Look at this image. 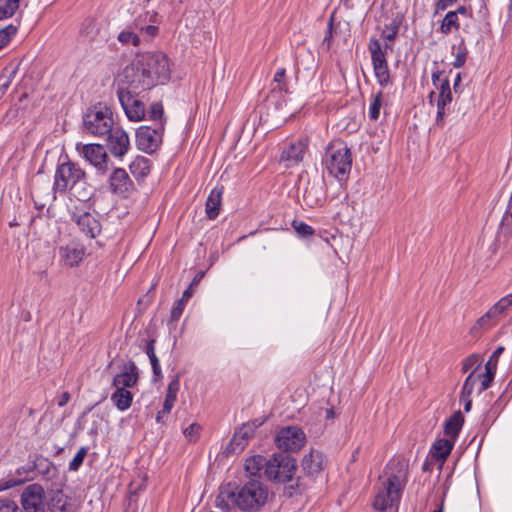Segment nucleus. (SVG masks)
<instances>
[{
    "mask_svg": "<svg viewBox=\"0 0 512 512\" xmlns=\"http://www.w3.org/2000/svg\"><path fill=\"white\" fill-rule=\"evenodd\" d=\"M180 389V380L178 376H175L168 384L166 394H165V400L163 403V413L164 412H171L172 408L175 405V402L177 400V394Z\"/></svg>",
    "mask_w": 512,
    "mask_h": 512,
    "instance_id": "24",
    "label": "nucleus"
},
{
    "mask_svg": "<svg viewBox=\"0 0 512 512\" xmlns=\"http://www.w3.org/2000/svg\"><path fill=\"white\" fill-rule=\"evenodd\" d=\"M132 175L137 178H145L151 169V161L144 156H137L129 166Z\"/></svg>",
    "mask_w": 512,
    "mask_h": 512,
    "instance_id": "25",
    "label": "nucleus"
},
{
    "mask_svg": "<svg viewBox=\"0 0 512 512\" xmlns=\"http://www.w3.org/2000/svg\"><path fill=\"white\" fill-rule=\"evenodd\" d=\"M453 440L449 438H443L437 440L431 449V455L433 458H435L440 463H443L447 456L450 454L453 446H454Z\"/></svg>",
    "mask_w": 512,
    "mask_h": 512,
    "instance_id": "23",
    "label": "nucleus"
},
{
    "mask_svg": "<svg viewBox=\"0 0 512 512\" xmlns=\"http://www.w3.org/2000/svg\"><path fill=\"white\" fill-rule=\"evenodd\" d=\"M308 149L307 137H300L290 144V163H299L303 160Z\"/></svg>",
    "mask_w": 512,
    "mask_h": 512,
    "instance_id": "27",
    "label": "nucleus"
},
{
    "mask_svg": "<svg viewBox=\"0 0 512 512\" xmlns=\"http://www.w3.org/2000/svg\"><path fill=\"white\" fill-rule=\"evenodd\" d=\"M247 445V440L237 437V434L234 433L232 439L226 446L225 452L227 454H237L242 452Z\"/></svg>",
    "mask_w": 512,
    "mask_h": 512,
    "instance_id": "41",
    "label": "nucleus"
},
{
    "mask_svg": "<svg viewBox=\"0 0 512 512\" xmlns=\"http://www.w3.org/2000/svg\"><path fill=\"white\" fill-rule=\"evenodd\" d=\"M323 165L331 176L345 181L352 167V154L347 144L341 140L332 141L326 148Z\"/></svg>",
    "mask_w": 512,
    "mask_h": 512,
    "instance_id": "4",
    "label": "nucleus"
},
{
    "mask_svg": "<svg viewBox=\"0 0 512 512\" xmlns=\"http://www.w3.org/2000/svg\"><path fill=\"white\" fill-rule=\"evenodd\" d=\"M491 367H492L491 363H486L485 364V373L476 375L478 377V380L481 381L480 386H479V393H482L483 391L487 390L490 387V385L494 379L496 371L492 370Z\"/></svg>",
    "mask_w": 512,
    "mask_h": 512,
    "instance_id": "38",
    "label": "nucleus"
},
{
    "mask_svg": "<svg viewBox=\"0 0 512 512\" xmlns=\"http://www.w3.org/2000/svg\"><path fill=\"white\" fill-rule=\"evenodd\" d=\"M139 380V370L134 361L124 364L121 373L116 374L112 381L114 388L127 389L134 387Z\"/></svg>",
    "mask_w": 512,
    "mask_h": 512,
    "instance_id": "15",
    "label": "nucleus"
},
{
    "mask_svg": "<svg viewBox=\"0 0 512 512\" xmlns=\"http://www.w3.org/2000/svg\"><path fill=\"white\" fill-rule=\"evenodd\" d=\"M223 187H215L210 192L205 205L206 215L210 220L217 218L222 203Z\"/></svg>",
    "mask_w": 512,
    "mask_h": 512,
    "instance_id": "20",
    "label": "nucleus"
},
{
    "mask_svg": "<svg viewBox=\"0 0 512 512\" xmlns=\"http://www.w3.org/2000/svg\"><path fill=\"white\" fill-rule=\"evenodd\" d=\"M77 151L83 158L95 167L99 175H105L108 171L109 158L104 149L100 144H77Z\"/></svg>",
    "mask_w": 512,
    "mask_h": 512,
    "instance_id": "11",
    "label": "nucleus"
},
{
    "mask_svg": "<svg viewBox=\"0 0 512 512\" xmlns=\"http://www.w3.org/2000/svg\"><path fill=\"white\" fill-rule=\"evenodd\" d=\"M267 466V459L261 455H254L246 459L245 470L251 476H256L261 470H265Z\"/></svg>",
    "mask_w": 512,
    "mask_h": 512,
    "instance_id": "30",
    "label": "nucleus"
},
{
    "mask_svg": "<svg viewBox=\"0 0 512 512\" xmlns=\"http://www.w3.org/2000/svg\"><path fill=\"white\" fill-rule=\"evenodd\" d=\"M32 472V469L29 468L27 471H24L25 473V476L23 477H20V478H10L6 481H3L0 483V490H7V489H10V488H13L15 486H18L20 484H22L24 481L26 480H29L30 479V476H29V473Z\"/></svg>",
    "mask_w": 512,
    "mask_h": 512,
    "instance_id": "50",
    "label": "nucleus"
},
{
    "mask_svg": "<svg viewBox=\"0 0 512 512\" xmlns=\"http://www.w3.org/2000/svg\"><path fill=\"white\" fill-rule=\"evenodd\" d=\"M109 186L112 193L128 198L134 190V184L128 173L122 168H115L109 177Z\"/></svg>",
    "mask_w": 512,
    "mask_h": 512,
    "instance_id": "14",
    "label": "nucleus"
},
{
    "mask_svg": "<svg viewBox=\"0 0 512 512\" xmlns=\"http://www.w3.org/2000/svg\"><path fill=\"white\" fill-rule=\"evenodd\" d=\"M0 512H21L17 503L9 498L0 499Z\"/></svg>",
    "mask_w": 512,
    "mask_h": 512,
    "instance_id": "56",
    "label": "nucleus"
},
{
    "mask_svg": "<svg viewBox=\"0 0 512 512\" xmlns=\"http://www.w3.org/2000/svg\"><path fill=\"white\" fill-rule=\"evenodd\" d=\"M268 490L259 480L252 479L239 487L236 482L224 483L219 487L215 505L222 511L239 508L244 512H254L265 505Z\"/></svg>",
    "mask_w": 512,
    "mask_h": 512,
    "instance_id": "1",
    "label": "nucleus"
},
{
    "mask_svg": "<svg viewBox=\"0 0 512 512\" xmlns=\"http://www.w3.org/2000/svg\"><path fill=\"white\" fill-rule=\"evenodd\" d=\"M503 351H504V347L503 346H498L494 350L492 355L490 356V359L487 361V363H491L492 364V367H491L492 370L496 371L498 359L501 356V354L503 353Z\"/></svg>",
    "mask_w": 512,
    "mask_h": 512,
    "instance_id": "61",
    "label": "nucleus"
},
{
    "mask_svg": "<svg viewBox=\"0 0 512 512\" xmlns=\"http://www.w3.org/2000/svg\"><path fill=\"white\" fill-rule=\"evenodd\" d=\"M134 26L141 32H145L149 37H154L158 33V27L153 24H148L142 21V15H139L134 20Z\"/></svg>",
    "mask_w": 512,
    "mask_h": 512,
    "instance_id": "46",
    "label": "nucleus"
},
{
    "mask_svg": "<svg viewBox=\"0 0 512 512\" xmlns=\"http://www.w3.org/2000/svg\"><path fill=\"white\" fill-rule=\"evenodd\" d=\"M247 445V440L237 437V434L234 433L232 439L226 446L225 452L227 454H237L242 452Z\"/></svg>",
    "mask_w": 512,
    "mask_h": 512,
    "instance_id": "40",
    "label": "nucleus"
},
{
    "mask_svg": "<svg viewBox=\"0 0 512 512\" xmlns=\"http://www.w3.org/2000/svg\"><path fill=\"white\" fill-rule=\"evenodd\" d=\"M108 151L117 158H122L130 148L128 134L121 127H113L106 135Z\"/></svg>",
    "mask_w": 512,
    "mask_h": 512,
    "instance_id": "13",
    "label": "nucleus"
},
{
    "mask_svg": "<svg viewBox=\"0 0 512 512\" xmlns=\"http://www.w3.org/2000/svg\"><path fill=\"white\" fill-rule=\"evenodd\" d=\"M164 131L163 123L158 124V126H140L135 135L137 148L147 154L156 152L162 144Z\"/></svg>",
    "mask_w": 512,
    "mask_h": 512,
    "instance_id": "9",
    "label": "nucleus"
},
{
    "mask_svg": "<svg viewBox=\"0 0 512 512\" xmlns=\"http://www.w3.org/2000/svg\"><path fill=\"white\" fill-rule=\"evenodd\" d=\"M368 49L371 54V60L373 65L387 63L388 50H392L393 47L390 44L384 46L376 38L369 40Z\"/></svg>",
    "mask_w": 512,
    "mask_h": 512,
    "instance_id": "19",
    "label": "nucleus"
},
{
    "mask_svg": "<svg viewBox=\"0 0 512 512\" xmlns=\"http://www.w3.org/2000/svg\"><path fill=\"white\" fill-rule=\"evenodd\" d=\"M110 399L119 411H126L131 407L133 394L127 389L115 388Z\"/></svg>",
    "mask_w": 512,
    "mask_h": 512,
    "instance_id": "22",
    "label": "nucleus"
},
{
    "mask_svg": "<svg viewBox=\"0 0 512 512\" xmlns=\"http://www.w3.org/2000/svg\"><path fill=\"white\" fill-rule=\"evenodd\" d=\"M86 185L87 175L84 169L68 156L63 161L60 158L54 174L53 192L61 195L69 192L79 201H86L91 195Z\"/></svg>",
    "mask_w": 512,
    "mask_h": 512,
    "instance_id": "2",
    "label": "nucleus"
},
{
    "mask_svg": "<svg viewBox=\"0 0 512 512\" xmlns=\"http://www.w3.org/2000/svg\"><path fill=\"white\" fill-rule=\"evenodd\" d=\"M306 441V434L300 427L290 426V452L300 450Z\"/></svg>",
    "mask_w": 512,
    "mask_h": 512,
    "instance_id": "31",
    "label": "nucleus"
},
{
    "mask_svg": "<svg viewBox=\"0 0 512 512\" xmlns=\"http://www.w3.org/2000/svg\"><path fill=\"white\" fill-rule=\"evenodd\" d=\"M87 453H88L87 447H80V449L77 451L74 458L69 463V470L77 471L83 464V461H84Z\"/></svg>",
    "mask_w": 512,
    "mask_h": 512,
    "instance_id": "49",
    "label": "nucleus"
},
{
    "mask_svg": "<svg viewBox=\"0 0 512 512\" xmlns=\"http://www.w3.org/2000/svg\"><path fill=\"white\" fill-rule=\"evenodd\" d=\"M301 467L307 475L319 474L325 467V457L320 451L312 449L303 457Z\"/></svg>",
    "mask_w": 512,
    "mask_h": 512,
    "instance_id": "16",
    "label": "nucleus"
},
{
    "mask_svg": "<svg viewBox=\"0 0 512 512\" xmlns=\"http://www.w3.org/2000/svg\"><path fill=\"white\" fill-rule=\"evenodd\" d=\"M142 15V21L150 24H154L157 22L158 14L155 11H146Z\"/></svg>",
    "mask_w": 512,
    "mask_h": 512,
    "instance_id": "64",
    "label": "nucleus"
},
{
    "mask_svg": "<svg viewBox=\"0 0 512 512\" xmlns=\"http://www.w3.org/2000/svg\"><path fill=\"white\" fill-rule=\"evenodd\" d=\"M21 0H0V20L12 18L20 8Z\"/></svg>",
    "mask_w": 512,
    "mask_h": 512,
    "instance_id": "33",
    "label": "nucleus"
},
{
    "mask_svg": "<svg viewBox=\"0 0 512 512\" xmlns=\"http://www.w3.org/2000/svg\"><path fill=\"white\" fill-rule=\"evenodd\" d=\"M21 504L24 512H44V488L37 483L26 486L21 493Z\"/></svg>",
    "mask_w": 512,
    "mask_h": 512,
    "instance_id": "12",
    "label": "nucleus"
},
{
    "mask_svg": "<svg viewBox=\"0 0 512 512\" xmlns=\"http://www.w3.org/2000/svg\"><path fill=\"white\" fill-rule=\"evenodd\" d=\"M294 470H296V460H294V459H292L290 457V476H289V479H290V497L292 496L291 490H294L295 488H297L299 490V492H301V490L303 489L302 487L304 486L303 483H300V478L294 479V477L292 475V472Z\"/></svg>",
    "mask_w": 512,
    "mask_h": 512,
    "instance_id": "53",
    "label": "nucleus"
},
{
    "mask_svg": "<svg viewBox=\"0 0 512 512\" xmlns=\"http://www.w3.org/2000/svg\"><path fill=\"white\" fill-rule=\"evenodd\" d=\"M401 25V18H394L389 24H386L382 30V37L387 41H394Z\"/></svg>",
    "mask_w": 512,
    "mask_h": 512,
    "instance_id": "36",
    "label": "nucleus"
},
{
    "mask_svg": "<svg viewBox=\"0 0 512 512\" xmlns=\"http://www.w3.org/2000/svg\"><path fill=\"white\" fill-rule=\"evenodd\" d=\"M264 422V418L250 420L246 423H243L238 429L235 430L234 433L237 434V437H240L249 442V440L254 436L256 429L262 426Z\"/></svg>",
    "mask_w": 512,
    "mask_h": 512,
    "instance_id": "26",
    "label": "nucleus"
},
{
    "mask_svg": "<svg viewBox=\"0 0 512 512\" xmlns=\"http://www.w3.org/2000/svg\"><path fill=\"white\" fill-rule=\"evenodd\" d=\"M17 33V27L10 24L0 29V50L7 46Z\"/></svg>",
    "mask_w": 512,
    "mask_h": 512,
    "instance_id": "47",
    "label": "nucleus"
},
{
    "mask_svg": "<svg viewBox=\"0 0 512 512\" xmlns=\"http://www.w3.org/2000/svg\"><path fill=\"white\" fill-rule=\"evenodd\" d=\"M477 381H478V377L476 376L475 371H472L468 375V377L466 378V380L463 384L462 391H461V399H468L471 396Z\"/></svg>",
    "mask_w": 512,
    "mask_h": 512,
    "instance_id": "44",
    "label": "nucleus"
},
{
    "mask_svg": "<svg viewBox=\"0 0 512 512\" xmlns=\"http://www.w3.org/2000/svg\"><path fill=\"white\" fill-rule=\"evenodd\" d=\"M510 306H512V293L502 297L497 303H495L490 308V314H495V316L498 317Z\"/></svg>",
    "mask_w": 512,
    "mask_h": 512,
    "instance_id": "43",
    "label": "nucleus"
},
{
    "mask_svg": "<svg viewBox=\"0 0 512 512\" xmlns=\"http://www.w3.org/2000/svg\"><path fill=\"white\" fill-rule=\"evenodd\" d=\"M140 58L147 77L153 82V87L165 84L170 79L171 68L166 54L162 52L146 53Z\"/></svg>",
    "mask_w": 512,
    "mask_h": 512,
    "instance_id": "7",
    "label": "nucleus"
},
{
    "mask_svg": "<svg viewBox=\"0 0 512 512\" xmlns=\"http://www.w3.org/2000/svg\"><path fill=\"white\" fill-rule=\"evenodd\" d=\"M117 39L124 45L132 44L135 47L140 45V38L138 34L130 29L121 31Z\"/></svg>",
    "mask_w": 512,
    "mask_h": 512,
    "instance_id": "45",
    "label": "nucleus"
},
{
    "mask_svg": "<svg viewBox=\"0 0 512 512\" xmlns=\"http://www.w3.org/2000/svg\"><path fill=\"white\" fill-rule=\"evenodd\" d=\"M447 104H441V102L437 101V116H436V124L443 125V119L446 114L445 107Z\"/></svg>",
    "mask_w": 512,
    "mask_h": 512,
    "instance_id": "62",
    "label": "nucleus"
},
{
    "mask_svg": "<svg viewBox=\"0 0 512 512\" xmlns=\"http://www.w3.org/2000/svg\"><path fill=\"white\" fill-rule=\"evenodd\" d=\"M139 93L126 91L124 88H118L117 90L119 102L127 118L134 122L146 119L145 104L137 97Z\"/></svg>",
    "mask_w": 512,
    "mask_h": 512,
    "instance_id": "10",
    "label": "nucleus"
},
{
    "mask_svg": "<svg viewBox=\"0 0 512 512\" xmlns=\"http://www.w3.org/2000/svg\"><path fill=\"white\" fill-rule=\"evenodd\" d=\"M482 359L479 354H471L463 360L462 371L468 372L475 367L476 369L481 365Z\"/></svg>",
    "mask_w": 512,
    "mask_h": 512,
    "instance_id": "51",
    "label": "nucleus"
},
{
    "mask_svg": "<svg viewBox=\"0 0 512 512\" xmlns=\"http://www.w3.org/2000/svg\"><path fill=\"white\" fill-rule=\"evenodd\" d=\"M98 33L96 22L92 19H86L81 28V34L93 39Z\"/></svg>",
    "mask_w": 512,
    "mask_h": 512,
    "instance_id": "52",
    "label": "nucleus"
},
{
    "mask_svg": "<svg viewBox=\"0 0 512 512\" xmlns=\"http://www.w3.org/2000/svg\"><path fill=\"white\" fill-rule=\"evenodd\" d=\"M373 71L378 84L386 87L390 83V72L388 63L373 65Z\"/></svg>",
    "mask_w": 512,
    "mask_h": 512,
    "instance_id": "35",
    "label": "nucleus"
},
{
    "mask_svg": "<svg viewBox=\"0 0 512 512\" xmlns=\"http://www.w3.org/2000/svg\"><path fill=\"white\" fill-rule=\"evenodd\" d=\"M292 226L296 234L301 238L311 237L314 234L313 228L304 222L294 220Z\"/></svg>",
    "mask_w": 512,
    "mask_h": 512,
    "instance_id": "48",
    "label": "nucleus"
},
{
    "mask_svg": "<svg viewBox=\"0 0 512 512\" xmlns=\"http://www.w3.org/2000/svg\"><path fill=\"white\" fill-rule=\"evenodd\" d=\"M76 223L80 230L90 238H95L101 232L99 220L89 212L81 214Z\"/></svg>",
    "mask_w": 512,
    "mask_h": 512,
    "instance_id": "18",
    "label": "nucleus"
},
{
    "mask_svg": "<svg viewBox=\"0 0 512 512\" xmlns=\"http://www.w3.org/2000/svg\"><path fill=\"white\" fill-rule=\"evenodd\" d=\"M17 74V67H6L0 74V96L2 97L10 87Z\"/></svg>",
    "mask_w": 512,
    "mask_h": 512,
    "instance_id": "34",
    "label": "nucleus"
},
{
    "mask_svg": "<svg viewBox=\"0 0 512 512\" xmlns=\"http://www.w3.org/2000/svg\"><path fill=\"white\" fill-rule=\"evenodd\" d=\"M59 254L64 264L69 267L78 266L85 256V248L76 243L60 247Z\"/></svg>",
    "mask_w": 512,
    "mask_h": 512,
    "instance_id": "17",
    "label": "nucleus"
},
{
    "mask_svg": "<svg viewBox=\"0 0 512 512\" xmlns=\"http://www.w3.org/2000/svg\"><path fill=\"white\" fill-rule=\"evenodd\" d=\"M313 190H314V187H311L310 189L305 188L304 193H303L304 201L309 206L318 205L320 203V200L318 198L313 197V195H312Z\"/></svg>",
    "mask_w": 512,
    "mask_h": 512,
    "instance_id": "59",
    "label": "nucleus"
},
{
    "mask_svg": "<svg viewBox=\"0 0 512 512\" xmlns=\"http://www.w3.org/2000/svg\"><path fill=\"white\" fill-rule=\"evenodd\" d=\"M383 105V91H379L373 96L368 109V116L371 120L376 121L380 116V109Z\"/></svg>",
    "mask_w": 512,
    "mask_h": 512,
    "instance_id": "37",
    "label": "nucleus"
},
{
    "mask_svg": "<svg viewBox=\"0 0 512 512\" xmlns=\"http://www.w3.org/2000/svg\"><path fill=\"white\" fill-rule=\"evenodd\" d=\"M510 229H512V195L501 222L502 231L506 232L509 231Z\"/></svg>",
    "mask_w": 512,
    "mask_h": 512,
    "instance_id": "54",
    "label": "nucleus"
},
{
    "mask_svg": "<svg viewBox=\"0 0 512 512\" xmlns=\"http://www.w3.org/2000/svg\"><path fill=\"white\" fill-rule=\"evenodd\" d=\"M201 430V426L197 423H192L187 428L184 429L183 434L188 439L189 442H195Z\"/></svg>",
    "mask_w": 512,
    "mask_h": 512,
    "instance_id": "55",
    "label": "nucleus"
},
{
    "mask_svg": "<svg viewBox=\"0 0 512 512\" xmlns=\"http://www.w3.org/2000/svg\"><path fill=\"white\" fill-rule=\"evenodd\" d=\"M463 423L462 416L460 413H456L452 415L445 423V434L449 437V439L455 441L458 433L461 430Z\"/></svg>",
    "mask_w": 512,
    "mask_h": 512,
    "instance_id": "32",
    "label": "nucleus"
},
{
    "mask_svg": "<svg viewBox=\"0 0 512 512\" xmlns=\"http://www.w3.org/2000/svg\"><path fill=\"white\" fill-rule=\"evenodd\" d=\"M456 0H437L434 5V15L439 14L440 12L446 10L448 7L452 6Z\"/></svg>",
    "mask_w": 512,
    "mask_h": 512,
    "instance_id": "58",
    "label": "nucleus"
},
{
    "mask_svg": "<svg viewBox=\"0 0 512 512\" xmlns=\"http://www.w3.org/2000/svg\"><path fill=\"white\" fill-rule=\"evenodd\" d=\"M275 444L280 452L267 459L264 475L269 481L285 484L288 481V427L280 429Z\"/></svg>",
    "mask_w": 512,
    "mask_h": 512,
    "instance_id": "5",
    "label": "nucleus"
},
{
    "mask_svg": "<svg viewBox=\"0 0 512 512\" xmlns=\"http://www.w3.org/2000/svg\"><path fill=\"white\" fill-rule=\"evenodd\" d=\"M149 360H150V363L152 366L154 376H156V377L161 376L162 371H161L160 362H159V359L157 358V356L156 355L154 357L152 356V358H149Z\"/></svg>",
    "mask_w": 512,
    "mask_h": 512,
    "instance_id": "63",
    "label": "nucleus"
},
{
    "mask_svg": "<svg viewBox=\"0 0 512 512\" xmlns=\"http://www.w3.org/2000/svg\"><path fill=\"white\" fill-rule=\"evenodd\" d=\"M186 304L183 301L177 300L171 309V320L178 321L181 317Z\"/></svg>",
    "mask_w": 512,
    "mask_h": 512,
    "instance_id": "57",
    "label": "nucleus"
},
{
    "mask_svg": "<svg viewBox=\"0 0 512 512\" xmlns=\"http://www.w3.org/2000/svg\"><path fill=\"white\" fill-rule=\"evenodd\" d=\"M407 463L404 459H393L387 466L385 474L387 480L384 482V489L378 492L373 502L377 510H385L399 500L400 491L406 476Z\"/></svg>",
    "mask_w": 512,
    "mask_h": 512,
    "instance_id": "3",
    "label": "nucleus"
},
{
    "mask_svg": "<svg viewBox=\"0 0 512 512\" xmlns=\"http://www.w3.org/2000/svg\"><path fill=\"white\" fill-rule=\"evenodd\" d=\"M113 112L103 103L90 107L83 117V126L87 133L96 136H106L114 127Z\"/></svg>",
    "mask_w": 512,
    "mask_h": 512,
    "instance_id": "6",
    "label": "nucleus"
},
{
    "mask_svg": "<svg viewBox=\"0 0 512 512\" xmlns=\"http://www.w3.org/2000/svg\"><path fill=\"white\" fill-rule=\"evenodd\" d=\"M292 402L295 403V409L299 412L308 403V393L304 387H298L294 390Z\"/></svg>",
    "mask_w": 512,
    "mask_h": 512,
    "instance_id": "42",
    "label": "nucleus"
},
{
    "mask_svg": "<svg viewBox=\"0 0 512 512\" xmlns=\"http://www.w3.org/2000/svg\"><path fill=\"white\" fill-rule=\"evenodd\" d=\"M146 115L148 116L147 119L153 122V126L163 123V128H165L167 118L165 117L164 107L161 102L152 103L146 111Z\"/></svg>",
    "mask_w": 512,
    "mask_h": 512,
    "instance_id": "29",
    "label": "nucleus"
},
{
    "mask_svg": "<svg viewBox=\"0 0 512 512\" xmlns=\"http://www.w3.org/2000/svg\"><path fill=\"white\" fill-rule=\"evenodd\" d=\"M120 82L126 84V91L141 92L153 88V82L144 71L141 58L133 60L120 74Z\"/></svg>",
    "mask_w": 512,
    "mask_h": 512,
    "instance_id": "8",
    "label": "nucleus"
},
{
    "mask_svg": "<svg viewBox=\"0 0 512 512\" xmlns=\"http://www.w3.org/2000/svg\"><path fill=\"white\" fill-rule=\"evenodd\" d=\"M67 504V497L62 492L58 491L51 498L49 510L51 512H65Z\"/></svg>",
    "mask_w": 512,
    "mask_h": 512,
    "instance_id": "39",
    "label": "nucleus"
},
{
    "mask_svg": "<svg viewBox=\"0 0 512 512\" xmlns=\"http://www.w3.org/2000/svg\"><path fill=\"white\" fill-rule=\"evenodd\" d=\"M443 72L435 71L432 74L433 84L440 90L438 102L441 104H449L452 101V94L450 90L449 80L442 78Z\"/></svg>",
    "mask_w": 512,
    "mask_h": 512,
    "instance_id": "21",
    "label": "nucleus"
},
{
    "mask_svg": "<svg viewBox=\"0 0 512 512\" xmlns=\"http://www.w3.org/2000/svg\"><path fill=\"white\" fill-rule=\"evenodd\" d=\"M460 28L459 18L457 12L449 11L443 18L439 27V32L445 36L453 31H458Z\"/></svg>",
    "mask_w": 512,
    "mask_h": 512,
    "instance_id": "28",
    "label": "nucleus"
},
{
    "mask_svg": "<svg viewBox=\"0 0 512 512\" xmlns=\"http://www.w3.org/2000/svg\"><path fill=\"white\" fill-rule=\"evenodd\" d=\"M466 61V50L462 48H458L457 53L455 55V59L453 62V66L455 68H460L464 65Z\"/></svg>",
    "mask_w": 512,
    "mask_h": 512,
    "instance_id": "60",
    "label": "nucleus"
}]
</instances>
